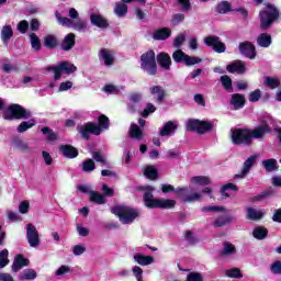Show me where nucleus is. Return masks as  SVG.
Here are the masks:
<instances>
[{
    "instance_id": "nucleus-27",
    "label": "nucleus",
    "mask_w": 281,
    "mask_h": 281,
    "mask_svg": "<svg viewBox=\"0 0 281 281\" xmlns=\"http://www.w3.org/2000/svg\"><path fill=\"white\" fill-rule=\"evenodd\" d=\"M231 104L234 106L235 111H238V109H243L245 106V95L235 93L232 95Z\"/></svg>"
},
{
    "instance_id": "nucleus-56",
    "label": "nucleus",
    "mask_w": 281,
    "mask_h": 281,
    "mask_svg": "<svg viewBox=\"0 0 281 281\" xmlns=\"http://www.w3.org/2000/svg\"><path fill=\"white\" fill-rule=\"evenodd\" d=\"M202 59L200 57H192L187 55L184 57V65H187V67H192L193 65H199V63H201Z\"/></svg>"
},
{
    "instance_id": "nucleus-55",
    "label": "nucleus",
    "mask_w": 281,
    "mask_h": 281,
    "mask_svg": "<svg viewBox=\"0 0 281 281\" xmlns=\"http://www.w3.org/2000/svg\"><path fill=\"white\" fill-rule=\"evenodd\" d=\"M132 273L137 281H144V270L139 266H134L132 268Z\"/></svg>"
},
{
    "instance_id": "nucleus-52",
    "label": "nucleus",
    "mask_w": 281,
    "mask_h": 281,
    "mask_svg": "<svg viewBox=\"0 0 281 281\" xmlns=\"http://www.w3.org/2000/svg\"><path fill=\"white\" fill-rule=\"evenodd\" d=\"M222 87H224L225 91L232 93V78L229 76H222L221 77Z\"/></svg>"
},
{
    "instance_id": "nucleus-47",
    "label": "nucleus",
    "mask_w": 281,
    "mask_h": 281,
    "mask_svg": "<svg viewBox=\"0 0 281 281\" xmlns=\"http://www.w3.org/2000/svg\"><path fill=\"white\" fill-rule=\"evenodd\" d=\"M56 45H58V41L56 40V36L54 35H47L44 38V46L48 47L49 49L56 47Z\"/></svg>"
},
{
    "instance_id": "nucleus-3",
    "label": "nucleus",
    "mask_w": 281,
    "mask_h": 281,
    "mask_svg": "<svg viewBox=\"0 0 281 281\" xmlns=\"http://www.w3.org/2000/svg\"><path fill=\"white\" fill-rule=\"evenodd\" d=\"M111 212L112 214H115V216L119 217L120 222L123 225H131V223H134L135 218L139 217V211L131 206H114L111 209Z\"/></svg>"
},
{
    "instance_id": "nucleus-45",
    "label": "nucleus",
    "mask_w": 281,
    "mask_h": 281,
    "mask_svg": "<svg viewBox=\"0 0 281 281\" xmlns=\"http://www.w3.org/2000/svg\"><path fill=\"white\" fill-rule=\"evenodd\" d=\"M225 276L227 278H235L236 280H240L243 278V272L238 268H232L225 271Z\"/></svg>"
},
{
    "instance_id": "nucleus-36",
    "label": "nucleus",
    "mask_w": 281,
    "mask_h": 281,
    "mask_svg": "<svg viewBox=\"0 0 281 281\" xmlns=\"http://www.w3.org/2000/svg\"><path fill=\"white\" fill-rule=\"evenodd\" d=\"M257 43L259 47H269L271 45V35L262 33L258 36Z\"/></svg>"
},
{
    "instance_id": "nucleus-58",
    "label": "nucleus",
    "mask_w": 281,
    "mask_h": 281,
    "mask_svg": "<svg viewBox=\"0 0 281 281\" xmlns=\"http://www.w3.org/2000/svg\"><path fill=\"white\" fill-rule=\"evenodd\" d=\"M186 21V14L183 13H176L171 18V25H179Z\"/></svg>"
},
{
    "instance_id": "nucleus-11",
    "label": "nucleus",
    "mask_w": 281,
    "mask_h": 281,
    "mask_svg": "<svg viewBox=\"0 0 281 281\" xmlns=\"http://www.w3.org/2000/svg\"><path fill=\"white\" fill-rule=\"evenodd\" d=\"M258 159V156L254 155L250 156L243 166V169L239 173L235 175V179H245L247 175H249V170L254 167V164H256V160Z\"/></svg>"
},
{
    "instance_id": "nucleus-33",
    "label": "nucleus",
    "mask_w": 281,
    "mask_h": 281,
    "mask_svg": "<svg viewBox=\"0 0 281 281\" xmlns=\"http://www.w3.org/2000/svg\"><path fill=\"white\" fill-rule=\"evenodd\" d=\"M229 223H232V216L224 214L217 217L213 225L214 227H225V225H229Z\"/></svg>"
},
{
    "instance_id": "nucleus-63",
    "label": "nucleus",
    "mask_w": 281,
    "mask_h": 281,
    "mask_svg": "<svg viewBox=\"0 0 281 281\" xmlns=\"http://www.w3.org/2000/svg\"><path fill=\"white\" fill-rule=\"evenodd\" d=\"M85 251H87V247H85V245H76L72 247L74 256H82Z\"/></svg>"
},
{
    "instance_id": "nucleus-14",
    "label": "nucleus",
    "mask_w": 281,
    "mask_h": 281,
    "mask_svg": "<svg viewBox=\"0 0 281 281\" xmlns=\"http://www.w3.org/2000/svg\"><path fill=\"white\" fill-rule=\"evenodd\" d=\"M135 0H122L121 2H115L114 14L119 19H124L128 14V5L126 3H133Z\"/></svg>"
},
{
    "instance_id": "nucleus-19",
    "label": "nucleus",
    "mask_w": 281,
    "mask_h": 281,
    "mask_svg": "<svg viewBox=\"0 0 281 281\" xmlns=\"http://www.w3.org/2000/svg\"><path fill=\"white\" fill-rule=\"evenodd\" d=\"M265 216V212L262 210L254 209V207H246V218L248 221H260Z\"/></svg>"
},
{
    "instance_id": "nucleus-51",
    "label": "nucleus",
    "mask_w": 281,
    "mask_h": 281,
    "mask_svg": "<svg viewBox=\"0 0 281 281\" xmlns=\"http://www.w3.org/2000/svg\"><path fill=\"white\" fill-rule=\"evenodd\" d=\"M217 12L220 14H227V12H232V4H229L227 1L221 2L217 5Z\"/></svg>"
},
{
    "instance_id": "nucleus-40",
    "label": "nucleus",
    "mask_w": 281,
    "mask_h": 281,
    "mask_svg": "<svg viewBox=\"0 0 281 281\" xmlns=\"http://www.w3.org/2000/svg\"><path fill=\"white\" fill-rule=\"evenodd\" d=\"M144 176L151 181L157 179V168L155 166H147L144 169Z\"/></svg>"
},
{
    "instance_id": "nucleus-28",
    "label": "nucleus",
    "mask_w": 281,
    "mask_h": 281,
    "mask_svg": "<svg viewBox=\"0 0 281 281\" xmlns=\"http://www.w3.org/2000/svg\"><path fill=\"white\" fill-rule=\"evenodd\" d=\"M190 182L193 183V186H210L212 180L207 176H195L191 178Z\"/></svg>"
},
{
    "instance_id": "nucleus-41",
    "label": "nucleus",
    "mask_w": 281,
    "mask_h": 281,
    "mask_svg": "<svg viewBox=\"0 0 281 281\" xmlns=\"http://www.w3.org/2000/svg\"><path fill=\"white\" fill-rule=\"evenodd\" d=\"M13 144L15 146V148H18L19 150H21L22 153H30V145L27 143H25L23 139H14Z\"/></svg>"
},
{
    "instance_id": "nucleus-6",
    "label": "nucleus",
    "mask_w": 281,
    "mask_h": 281,
    "mask_svg": "<svg viewBox=\"0 0 281 281\" xmlns=\"http://www.w3.org/2000/svg\"><path fill=\"white\" fill-rule=\"evenodd\" d=\"M140 68L148 76H155L157 74V61L155 60V52L148 50L140 57Z\"/></svg>"
},
{
    "instance_id": "nucleus-2",
    "label": "nucleus",
    "mask_w": 281,
    "mask_h": 281,
    "mask_svg": "<svg viewBox=\"0 0 281 281\" xmlns=\"http://www.w3.org/2000/svg\"><path fill=\"white\" fill-rule=\"evenodd\" d=\"M99 124L95 123H87L80 128V134L83 139H89V135H100L102 131H108L109 128V117L104 114L99 116Z\"/></svg>"
},
{
    "instance_id": "nucleus-31",
    "label": "nucleus",
    "mask_w": 281,
    "mask_h": 281,
    "mask_svg": "<svg viewBox=\"0 0 281 281\" xmlns=\"http://www.w3.org/2000/svg\"><path fill=\"white\" fill-rule=\"evenodd\" d=\"M34 126H36V120L31 119L29 121L20 123L16 131L18 133H25V131H30V128H34Z\"/></svg>"
},
{
    "instance_id": "nucleus-26",
    "label": "nucleus",
    "mask_w": 281,
    "mask_h": 281,
    "mask_svg": "<svg viewBox=\"0 0 281 281\" xmlns=\"http://www.w3.org/2000/svg\"><path fill=\"white\" fill-rule=\"evenodd\" d=\"M90 21L92 25H95L97 27H109V22H106V19L100 14L92 13L90 15Z\"/></svg>"
},
{
    "instance_id": "nucleus-46",
    "label": "nucleus",
    "mask_w": 281,
    "mask_h": 281,
    "mask_svg": "<svg viewBox=\"0 0 281 281\" xmlns=\"http://www.w3.org/2000/svg\"><path fill=\"white\" fill-rule=\"evenodd\" d=\"M214 128V124L207 122V121H200V126L198 130V133L203 134V133H209V131H212Z\"/></svg>"
},
{
    "instance_id": "nucleus-12",
    "label": "nucleus",
    "mask_w": 281,
    "mask_h": 281,
    "mask_svg": "<svg viewBox=\"0 0 281 281\" xmlns=\"http://www.w3.org/2000/svg\"><path fill=\"white\" fill-rule=\"evenodd\" d=\"M177 128H179V124L177 121H168L162 125L159 131L160 137H168L170 135H175Z\"/></svg>"
},
{
    "instance_id": "nucleus-30",
    "label": "nucleus",
    "mask_w": 281,
    "mask_h": 281,
    "mask_svg": "<svg viewBox=\"0 0 281 281\" xmlns=\"http://www.w3.org/2000/svg\"><path fill=\"white\" fill-rule=\"evenodd\" d=\"M236 254V246L232 243H225L222 249V257L229 258Z\"/></svg>"
},
{
    "instance_id": "nucleus-43",
    "label": "nucleus",
    "mask_w": 281,
    "mask_h": 281,
    "mask_svg": "<svg viewBox=\"0 0 281 281\" xmlns=\"http://www.w3.org/2000/svg\"><path fill=\"white\" fill-rule=\"evenodd\" d=\"M30 38H31V47H32V49H34V52H38L41 49V47H42L41 38H38L36 33L30 34Z\"/></svg>"
},
{
    "instance_id": "nucleus-8",
    "label": "nucleus",
    "mask_w": 281,
    "mask_h": 281,
    "mask_svg": "<svg viewBox=\"0 0 281 281\" xmlns=\"http://www.w3.org/2000/svg\"><path fill=\"white\" fill-rule=\"evenodd\" d=\"M204 44L207 47H213L214 52H216L217 54L225 53V43L221 42V38L218 36L210 35L204 37Z\"/></svg>"
},
{
    "instance_id": "nucleus-16",
    "label": "nucleus",
    "mask_w": 281,
    "mask_h": 281,
    "mask_svg": "<svg viewBox=\"0 0 281 281\" xmlns=\"http://www.w3.org/2000/svg\"><path fill=\"white\" fill-rule=\"evenodd\" d=\"M12 36H14V30L12 29V25L10 24L3 25L0 31V38L3 45L8 46Z\"/></svg>"
},
{
    "instance_id": "nucleus-23",
    "label": "nucleus",
    "mask_w": 281,
    "mask_h": 281,
    "mask_svg": "<svg viewBox=\"0 0 281 281\" xmlns=\"http://www.w3.org/2000/svg\"><path fill=\"white\" fill-rule=\"evenodd\" d=\"M226 69H227V71H229V74H245V71H246L245 63H243L240 60L229 64L226 67Z\"/></svg>"
},
{
    "instance_id": "nucleus-54",
    "label": "nucleus",
    "mask_w": 281,
    "mask_h": 281,
    "mask_svg": "<svg viewBox=\"0 0 281 281\" xmlns=\"http://www.w3.org/2000/svg\"><path fill=\"white\" fill-rule=\"evenodd\" d=\"M83 172H93L95 170V162L92 159H87L82 164Z\"/></svg>"
},
{
    "instance_id": "nucleus-49",
    "label": "nucleus",
    "mask_w": 281,
    "mask_h": 281,
    "mask_svg": "<svg viewBox=\"0 0 281 281\" xmlns=\"http://www.w3.org/2000/svg\"><path fill=\"white\" fill-rule=\"evenodd\" d=\"M20 278L21 280H36V271L26 269L21 273Z\"/></svg>"
},
{
    "instance_id": "nucleus-60",
    "label": "nucleus",
    "mask_w": 281,
    "mask_h": 281,
    "mask_svg": "<svg viewBox=\"0 0 281 281\" xmlns=\"http://www.w3.org/2000/svg\"><path fill=\"white\" fill-rule=\"evenodd\" d=\"M183 43H186V34L180 33L177 35V37L173 41V47H181L183 45Z\"/></svg>"
},
{
    "instance_id": "nucleus-34",
    "label": "nucleus",
    "mask_w": 281,
    "mask_h": 281,
    "mask_svg": "<svg viewBox=\"0 0 281 281\" xmlns=\"http://www.w3.org/2000/svg\"><path fill=\"white\" fill-rule=\"evenodd\" d=\"M267 234H269V231L262 226H257L252 231L254 238H257V240H265L267 238Z\"/></svg>"
},
{
    "instance_id": "nucleus-13",
    "label": "nucleus",
    "mask_w": 281,
    "mask_h": 281,
    "mask_svg": "<svg viewBox=\"0 0 281 281\" xmlns=\"http://www.w3.org/2000/svg\"><path fill=\"white\" fill-rule=\"evenodd\" d=\"M239 52L240 54L246 56V58H250V60H254V58H256V47L254 46V44H251V42L240 43Z\"/></svg>"
},
{
    "instance_id": "nucleus-48",
    "label": "nucleus",
    "mask_w": 281,
    "mask_h": 281,
    "mask_svg": "<svg viewBox=\"0 0 281 281\" xmlns=\"http://www.w3.org/2000/svg\"><path fill=\"white\" fill-rule=\"evenodd\" d=\"M201 125V121L190 119L187 121V131H195L199 133V126Z\"/></svg>"
},
{
    "instance_id": "nucleus-59",
    "label": "nucleus",
    "mask_w": 281,
    "mask_h": 281,
    "mask_svg": "<svg viewBox=\"0 0 281 281\" xmlns=\"http://www.w3.org/2000/svg\"><path fill=\"white\" fill-rule=\"evenodd\" d=\"M10 262L8 260V249H3L0 251V269H3V267H7V265Z\"/></svg>"
},
{
    "instance_id": "nucleus-24",
    "label": "nucleus",
    "mask_w": 281,
    "mask_h": 281,
    "mask_svg": "<svg viewBox=\"0 0 281 281\" xmlns=\"http://www.w3.org/2000/svg\"><path fill=\"white\" fill-rule=\"evenodd\" d=\"M27 265H30V260L22 257V255H18L13 261L12 271H21V269H23V267H27Z\"/></svg>"
},
{
    "instance_id": "nucleus-7",
    "label": "nucleus",
    "mask_w": 281,
    "mask_h": 281,
    "mask_svg": "<svg viewBox=\"0 0 281 281\" xmlns=\"http://www.w3.org/2000/svg\"><path fill=\"white\" fill-rule=\"evenodd\" d=\"M78 68L69 63V61H63L57 66H53L48 68V71H53L54 74V80H60L63 77V74H74Z\"/></svg>"
},
{
    "instance_id": "nucleus-64",
    "label": "nucleus",
    "mask_w": 281,
    "mask_h": 281,
    "mask_svg": "<svg viewBox=\"0 0 281 281\" xmlns=\"http://www.w3.org/2000/svg\"><path fill=\"white\" fill-rule=\"evenodd\" d=\"M270 271L274 273V276H280L281 274V261H274L271 267Z\"/></svg>"
},
{
    "instance_id": "nucleus-57",
    "label": "nucleus",
    "mask_w": 281,
    "mask_h": 281,
    "mask_svg": "<svg viewBox=\"0 0 281 281\" xmlns=\"http://www.w3.org/2000/svg\"><path fill=\"white\" fill-rule=\"evenodd\" d=\"M186 53L181 49H178L172 54L175 63H186Z\"/></svg>"
},
{
    "instance_id": "nucleus-9",
    "label": "nucleus",
    "mask_w": 281,
    "mask_h": 281,
    "mask_svg": "<svg viewBox=\"0 0 281 281\" xmlns=\"http://www.w3.org/2000/svg\"><path fill=\"white\" fill-rule=\"evenodd\" d=\"M26 240L30 247H38V245H41V237L38 235V231L33 224H27L26 226Z\"/></svg>"
},
{
    "instance_id": "nucleus-10",
    "label": "nucleus",
    "mask_w": 281,
    "mask_h": 281,
    "mask_svg": "<svg viewBox=\"0 0 281 281\" xmlns=\"http://www.w3.org/2000/svg\"><path fill=\"white\" fill-rule=\"evenodd\" d=\"M144 190H145L144 203H145L146 207H149L151 210L157 209L159 199H156L153 195V192H155V188H153L150 186H146V187H144Z\"/></svg>"
},
{
    "instance_id": "nucleus-18",
    "label": "nucleus",
    "mask_w": 281,
    "mask_h": 281,
    "mask_svg": "<svg viewBox=\"0 0 281 281\" xmlns=\"http://www.w3.org/2000/svg\"><path fill=\"white\" fill-rule=\"evenodd\" d=\"M170 36H172V31L168 27L158 29L153 33L154 41H167Z\"/></svg>"
},
{
    "instance_id": "nucleus-22",
    "label": "nucleus",
    "mask_w": 281,
    "mask_h": 281,
    "mask_svg": "<svg viewBox=\"0 0 281 281\" xmlns=\"http://www.w3.org/2000/svg\"><path fill=\"white\" fill-rule=\"evenodd\" d=\"M157 61L158 65L166 70L170 69V65H172V59L170 58V55H168L167 53L158 54Z\"/></svg>"
},
{
    "instance_id": "nucleus-4",
    "label": "nucleus",
    "mask_w": 281,
    "mask_h": 281,
    "mask_svg": "<svg viewBox=\"0 0 281 281\" xmlns=\"http://www.w3.org/2000/svg\"><path fill=\"white\" fill-rule=\"evenodd\" d=\"M32 117V112L30 110H26L25 108L19 105V104H12L10 105L3 113L4 120H30Z\"/></svg>"
},
{
    "instance_id": "nucleus-32",
    "label": "nucleus",
    "mask_w": 281,
    "mask_h": 281,
    "mask_svg": "<svg viewBox=\"0 0 281 281\" xmlns=\"http://www.w3.org/2000/svg\"><path fill=\"white\" fill-rule=\"evenodd\" d=\"M130 136L133 139H137V142H139L140 139H143L144 133L142 132L139 126H137V124H132L130 127Z\"/></svg>"
},
{
    "instance_id": "nucleus-44",
    "label": "nucleus",
    "mask_w": 281,
    "mask_h": 281,
    "mask_svg": "<svg viewBox=\"0 0 281 281\" xmlns=\"http://www.w3.org/2000/svg\"><path fill=\"white\" fill-rule=\"evenodd\" d=\"M227 190H233V192H236L238 190V187L234 183H227V184L223 186L221 189V194L224 199H228V196H229Z\"/></svg>"
},
{
    "instance_id": "nucleus-37",
    "label": "nucleus",
    "mask_w": 281,
    "mask_h": 281,
    "mask_svg": "<svg viewBox=\"0 0 281 281\" xmlns=\"http://www.w3.org/2000/svg\"><path fill=\"white\" fill-rule=\"evenodd\" d=\"M203 199V193L201 192H193L191 194L182 196V201L184 203H194V201H201Z\"/></svg>"
},
{
    "instance_id": "nucleus-21",
    "label": "nucleus",
    "mask_w": 281,
    "mask_h": 281,
    "mask_svg": "<svg viewBox=\"0 0 281 281\" xmlns=\"http://www.w3.org/2000/svg\"><path fill=\"white\" fill-rule=\"evenodd\" d=\"M149 93L156 98V102H164V98H166V90H164L161 86H154L149 88Z\"/></svg>"
},
{
    "instance_id": "nucleus-38",
    "label": "nucleus",
    "mask_w": 281,
    "mask_h": 281,
    "mask_svg": "<svg viewBox=\"0 0 281 281\" xmlns=\"http://www.w3.org/2000/svg\"><path fill=\"white\" fill-rule=\"evenodd\" d=\"M262 166L268 172H273V170H278V160L273 158L263 160Z\"/></svg>"
},
{
    "instance_id": "nucleus-35",
    "label": "nucleus",
    "mask_w": 281,
    "mask_h": 281,
    "mask_svg": "<svg viewBox=\"0 0 281 281\" xmlns=\"http://www.w3.org/2000/svg\"><path fill=\"white\" fill-rule=\"evenodd\" d=\"M263 85H265V87H268V89H278V87H280L281 82H280V79H278V78L265 77Z\"/></svg>"
},
{
    "instance_id": "nucleus-1",
    "label": "nucleus",
    "mask_w": 281,
    "mask_h": 281,
    "mask_svg": "<svg viewBox=\"0 0 281 281\" xmlns=\"http://www.w3.org/2000/svg\"><path fill=\"white\" fill-rule=\"evenodd\" d=\"M267 133H271V125H269V122L262 121L252 130H233L231 134V139L233 144L237 146H251V144H254V139H263Z\"/></svg>"
},
{
    "instance_id": "nucleus-62",
    "label": "nucleus",
    "mask_w": 281,
    "mask_h": 281,
    "mask_svg": "<svg viewBox=\"0 0 281 281\" xmlns=\"http://www.w3.org/2000/svg\"><path fill=\"white\" fill-rule=\"evenodd\" d=\"M186 281H203V276L199 272H190L187 276V280Z\"/></svg>"
},
{
    "instance_id": "nucleus-39",
    "label": "nucleus",
    "mask_w": 281,
    "mask_h": 281,
    "mask_svg": "<svg viewBox=\"0 0 281 281\" xmlns=\"http://www.w3.org/2000/svg\"><path fill=\"white\" fill-rule=\"evenodd\" d=\"M90 201H92V203H97L98 205H104L105 203L104 195L97 191L90 192Z\"/></svg>"
},
{
    "instance_id": "nucleus-29",
    "label": "nucleus",
    "mask_w": 281,
    "mask_h": 281,
    "mask_svg": "<svg viewBox=\"0 0 281 281\" xmlns=\"http://www.w3.org/2000/svg\"><path fill=\"white\" fill-rule=\"evenodd\" d=\"M175 205H177V202L175 200L158 198V204H156V207H160L162 210H170L175 207Z\"/></svg>"
},
{
    "instance_id": "nucleus-20",
    "label": "nucleus",
    "mask_w": 281,
    "mask_h": 281,
    "mask_svg": "<svg viewBox=\"0 0 281 281\" xmlns=\"http://www.w3.org/2000/svg\"><path fill=\"white\" fill-rule=\"evenodd\" d=\"M74 45H76V35L74 33H69L61 42V49H64V52H69V49L74 48Z\"/></svg>"
},
{
    "instance_id": "nucleus-5",
    "label": "nucleus",
    "mask_w": 281,
    "mask_h": 281,
    "mask_svg": "<svg viewBox=\"0 0 281 281\" xmlns=\"http://www.w3.org/2000/svg\"><path fill=\"white\" fill-rule=\"evenodd\" d=\"M279 16L280 12H278V9H276L273 4H267V9L260 11L259 13L261 30H269V27H271L273 24V21H276Z\"/></svg>"
},
{
    "instance_id": "nucleus-61",
    "label": "nucleus",
    "mask_w": 281,
    "mask_h": 281,
    "mask_svg": "<svg viewBox=\"0 0 281 281\" xmlns=\"http://www.w3.org/2000/svg\"><path fill=\"white\" fill-rule=\"evenodd\" d=\"M92 157L94 161H98L99 164H106V156L100 151H93Z\"/></svg>"
},
{
    "instance_id": "nucleus-17",
    "label": "nucleus",
    "mask_w": 281,
    "mask_h": 281,
    "mask_svg": "<svg viewBox=\"0 0 281 281\" xmlns=\"http://www.w3.org/2000/svg\"><path fill=\"white\" fill-rule=\"evenodd\" d=\"M100 58H101V63H103L105 67H111V65L115 63V56L113 55V52L106 48L101 49Z\"/></svg>"
},
{
    "instance_id": "nucleus-15",
    "label": "nucleus",
    "mask_w": 281,
    "mask_h": 281,
    "mask_svg": "<svg viewBox=\"0 0 281 281\" xmlns=\"http://www.w3.org/2000/svg\"><path fill=\"white\" fill-rule=\"evenodd\" d=\"M133 258L134 262H136V265H139L140 267H148L149 265H153L155 262V257L142 255L139 252L134 254Z\"/></svg>"
},
{
    "instance_id": "nucleus-42",
    "label": "nucleus",
    "mask_w": 281,
    "mask_h": 281,
    "mask_svg": "<svg viewBox=\"0 0 281 281\" xmlns=\"http://www.w3.org/2000/svg\"><path fill=\"white\" fill-rule=\"evenodd\" d=\"M69 273H71V267L67 266V265H63L60 266L56 271H55V276L57 278H65V276H69Z\"/></svg>"
},
{
    "instance_id": "nucleus-53",
    "label": "nucleus",
    "mask_w": 281,
    "mask_h": 281,
    "mask_svg": "<svg viewBox=\"0 0 281 281\" xmlns=\"http://www.w3.org/2000/svg\"><path fill=\"white\" fill-rule=\"evenodd\" d=\"M42 133L43 135H46L48 142H56V139H58V135H56L54 131L49 130V127H43Z\"/></svg>"
},
{
    "instance_id": "nucleus-25",
    "label": "nucleus",
    "mask_w": 281,
    "mask_h": 281,
    "mask_svg": "<svg viewBox=\"0 0 281 281\" xmlns=\"http://www.w3.org/2000/svg\"><path fill=\"white\" fill-rule=\"evenodd\" d=\"M59 150L64 157L68 159H74L78 155V149L71 147L70 145H64L59 147Z\"/></svg>"
},
{
    "instance_id": "nucleus-50",
    "label": "nucleus",
    "mask_w": 281,
    "mask_h": 281,
    "mask_svg": "<svg viewBox=\"0 0 281 281\" xmlns=\"http://www.w3.org/2000/svg\"><path fill=\"white\" fill-rule=\"evenodd\" d=\"M139 102H142V94L140 93H133L130 97L128 110L130 111H135V109L133 108V104H137Z\"/></svg>"
}]
</instances>
